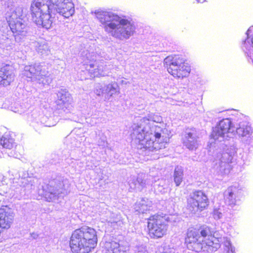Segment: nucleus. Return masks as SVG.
I'll list each match as a JSON object with an SVG mask.
<instances>
[{
	"mask_svg": "<svg viewBox=\"0 0 253 253\" xmlns=\"http://www.w3.org/2000/svg\"><path fill=\"white\" fill-rule=\"evenodd\" d=\"M135 253H147L146 247L143 246L137 247Z\"/></svg>",
	"mask_w": 253,
	"mask_h": 253,
	"instance_id": "473e14b6",
	"label": "nucleus"
},
{
	"mask_svg": "<svg viewBox=\"0 0 253 253\" xmlns=\"http://www.w3.org/2000/svg\"><path fill=\"white\" fill-rule=\"evenodd\" d=\"M212 215L215 219H220L222 216V210L220 209H214L212 212Z\"/></svg>",
	"mask_w": 253,
	"mask_h": 253,
	"instance_id": "7c9ffc66",
	"label": "nucleus"
},
{
	"mask_svg": "<svg viewBox=\"0 0 253 253\" xmlns=\"http://www.w3.org/2000/svg\"><path fill=\"white\" fill-rule=\"evenodd\" d=\"M162 253H174V251L172 249H164V251Z\"/></svg>",
	"mask_w": 253,
	"mask_h": 253,
	"instance_id": "f704fd0d",
	"label": "nucleus"
},
{
	"mask_svg": "<svg viewBox=\"0 0 253 253\" xmlns=\"http://www.w3.org/2000/svg\"><path fill=\"white\" fill-rule=\"evenodd\" d=\"M225 203L229 206L233 207L237 204L242 196V192L238 187L232 186L229 187L224 192Z\"/></svg>",
	"mask_w": 253,
	"mask_h": 253,
	"instance_id": "dca6fc26",
	"label": "nucleus"
},
{
	"mask_svg": "<svg viewBox=\"0 0 253 253\" xmlns=\"http://www.w3.org/2000/svg\"><path fill=\"white\" fill-rule=\"evenodd\" d=\"M14 218L11 210L6 207L0 209V228L8 229L10 228Z\"/></svg>",
	"mask_w": 253,
	"mask_h": 253,
	"instance_id": "a211bd4d",
	"label": "nucleus"
},
{
	"mask_svg": "<svg viewBox=\"0 0 253 253\" xmlns=\"http://www.w3.org/2000/svg\"><path fill=\"white\" fill-rule=\"evenodd\" d=\"M58 103L63 105L65 108L69 107L72 102V98L68 92L65 90H61L57 93Z\"/></svg>",
	"mask_w": 253,
	"mask_h": 253,
	"instance_id": "5701e85b",
	"label": "nucleus"
},
{
	"mask_svg": "<svg viewBox=\"0 0 253 253\" xmlns=\"http://www.w3.org/2000/svg\"><path fill=\"white\" fill-rule=\"evenodd\" d=\"M142 175H139L137 177L134 176L130 177L128 184L129 186V189L131 191L137 190L139 191L142 190L147 185L152 184L151 177H149L145 178Z\"/></svg>",
	"mask_w": 253,
	"mask_h": 253,
	"instance_id": "2eb2a0df",
	"label": "nucleus"
},
{
	"mask_svg": "<svg viewBox=\"0 0 253 253\" xmlns=\"http://www.w3.org/2000/svg\"><path fill=\"white\" fill-rule=\"evenodd\" d=\"M22 180V184L24 187L32 188L33 182L31 178H23Z\"/></svg>",
	"mask_w": 253,
	"mask_h": 253,
	"instance_id": "c756f323",
	"label": "nucleus"
},
{
	"mask_svg": "<svg viewBox=\"0 0 253 253\" xmlns=\"http://www.w3.org/2000/svg\"><path fill=\"white\" fill-rule=\"evenodd\" d=\"M12 111L15 113L21 114L26 111V109L17 104H16L14 107H12Z\"/></svg>",
	"mask_w": 253,
	"mask_h": 253,
	"instance_id": "c85d7f7f",
	"label": "nucleus"
},
{
	"mask_svg": "<svg viewBox=\"0 0 253 253\" xmlns=\"http://www.w3.org/2000/svg\"><path fill=\"white\" fill-rule=\"evenodd\" d=\"M236 132L242 142L249 144L252 139L253 132V128L249 123L246 121H242L237 124Z\"/></svg>",
	"mask_w": 253,
	"mask_h": 253,
	"instance_id": "4468645a",
	"label": "nucleus"
},
{
	"mask_svg": "<svg viewBox=\"0 0 253 253\" xmlns=\"http://www.w3.org/2000/svg\"><path fill=\"white\" fill-rule=\"evenodd\" d=\"M92 13L103 25L104 31L116 39L126 40L135 33V26L132 22L112 12L98 9Z\"/></svg>",
	"mask_w": 253,
	"mask_h": 253,
	"instance_id": "20e7f679",
	"label": "nucleus"
},
{
	"mask_svg": "<svg viewBox=\"0 0 253 253\" xmlns=\"http://www.w3.org/2000/svg\"><path fill=\"white\" fill-rule=\"evenodd\" d=\"M235 127L229 119L221 120L213 128L211 134V137L215 141H222L228 137H232L235 134Z\"/></svg>",
	"mask_w": 253,
	"mask_h": 253,
	"instance_id": "9b49d317",
	"label": "nucleus"
},
{
	"mask_svg": "<svg viewBox=\"0 0 253 253\" xmlns=\"http://www.w3.org/2000/svg\"><path fill=\"white\" fill-rule=\"evenodd\" d=\"M168 72L174 77L183 78L188 76L191 69L184 59L178 55L169 56L164 59Z\"/></svg>",
	"mask_w": 253,
	"mask_h": 253,
	"instance_id": "6e6552de",
	"label": "nucleus"
},
{
	"mask_svg": "<svg viewBox=\"0 0 253 253\" xmlns=\"http://www.w3.org/2000/svg\"><path fill=\"white\" fill-rule=\"evenodd\" d=\"M35 49L42 54H46L48 51V46L44 41L36 42H34Z\"/></svg>",
	"mask_w": 253,
	"mask_h": 253,
	"instance_id": "bb28decb",
	"label": "nucleus"
},
{
	"mask_svg": "<svg viewBox=\"0 0 253 253\" xmlns=\"http://www.w3.org/2000/svg\"><path fill=\"white\" fill-rule=\"evenodd\" d=\"M236 153V148L234 147H231L226 152L223 153L219 161L230 164L232 162L234 155Z\"/></svg>",
	"mask_w": 253,
	"mask_h": 253,
	"instance_id": "393cba45",
	"label": "nucleus"
},
{
	"mask_svg": "<svg viewBox=\"0 0 253 253\" xmlns=\"http://www.w3.org/2000/svg\"><path fill=\"white\" fill-rule=\"evenodd\" d=\"M183 176V169L181 167L177 166L174 171V181L177 186L180 185Z\"/></svg>",
	"mask_w": 253,
	"mask_h": 253,
	"instance_id": "a878e982",
	"label": "nucleus"
},
{
	"mask_svg": "<svg viewBox=\"0 0 253 253\" xmlns=\"http://www.w3.org/2000/svg\"><path fill=\"white\" fill-rule=\"evenodd\" d=\"M82 60L91 77H99L108 75L111 69V65L103 60L96 61V55L94 52L87 50L81 53Z\"/></svg>",
	"mask_w": 253,
	"mask_h": 253,
	"instance_id": "0eeeda50",
	"label": "nucleus"
},
{
	"mask_svg": "<svg viewBox=\"0 0 253 253\" xmlns=\"http://www.w3.org/2000/svg\"><path fill=\"white\" fill-rule=\"evenodd\" d=\"M94 93L98 96L104 95L105 99L109 100L114 95L118 94L120 89L117 84L115 82L106 85L97 84Z\"/></svg>",
	"mask_w": 253,
	"mask_h": 253,
	"instance_id": "ddd939ff",
	"label": "nucleus"
},
{
	"mask_svg": "<svg viewBox=\"0 0 253 253\" xmlns=\"http://www.w3.org/2000/svg\"><path fill=\"white\" fill-rule=\"evenodd\" d=\"M30 10L32 20L37 25L48 29L53 23L50 12L57 13L68 18L75 13V6L72 0H33Z\"/></svg>",
	"mask_w": 253,
	"mask_h": 253,
	"instance_id": "f03ea898",
	"label": "nucleus"
},
{
	"mask_svg": "<svg viewBox=\"0 0 253 253\" xmlns=\"http://www.w3.org/2000/svg\"><path fill=\"white\" fill-rule=\"evenodd\" d=\"M253 27H250V28L248 29V31H247V35H248V36H249V34H250V32L253 30Z\"/></svg>",
	"mask_w": 253,
	"mask_h": 253,
	"instance_id": "c9c22d12",
	"label": "nucleus"
},
{
	"mask_svg": "<svg viewBox=\"0 0 253 253\" xmlns=\"http://www.w3.org/2000/svg\"><path fill=\"white\" fill-rule=\"evenodd\" d=\"M152 202L148 199L142 198L138 201L135 206L134 209L139 213H144L151 210Z\"/></svg>",
	"mask_w": 253,
	"mask_h": 253,
	"instance_id": "aec40b11",
	"label": "nucleus"
},
{
	"mask_svg": "<svg viewBox=\"0 0 253 253\" xmlns=\"http://www.w3.org/2000/svg\"><path fill=\"white\" fill-rule=\"evenodd\" d=\"M157 183L154 185L155 190L161 193H165L167 189L165 181L163 179H160L158 181Z\"/></svg>",
	"mask_w": 253,
	"mask_h": 253,
	"instance_id": "cd10ccee",
	"label": "nucleus"
},
{
	"mask_svg": "<svg viewBox=\"0 0 253 253\" xmlns=\"http://www.w3.org/2000/svg\"><path fill=\"white\" fill-rule=\"evenodd\" d=\"M104 247L106 249L105 253H125V251L124 247L120 246L119 243L112 241L111 242H106L105 243Z\"/></svg>",
	"mask_w": 253,
	"mask_h": 253,
	"instance_id": "4be33fe9",
	"label": "nucleus"
},
{
	"mask_svg": "<svg viewBox=\"0 0 253 253\" xmlns=\"http://www.w3.org/2000/svg\"><path fill=\"white\" fill-rule=\"evenodd\" d=\"M24 75L31 81L37 82L43 85L49 84L51 81L48 76V72L45 66L40 64L26 66L24 68Z\"/></svg>",
	"mask_w": 253,
	"mask_h": 253,
	"instance_id": "1a4fd4ad",
	"label": "nucleus"
},
{
	"mask_svg": "<svg viewBox=\"0 0 253 253\" xmlns=\"http://www.w3.org/2000/svg\"><path fill=\"white\" fill-rule=\"evenodd\" d=\"M197 0V2H198V3L203 2V1H205V0H203V1H200V0Z\"/></svg>",
	"mask_w": 253,
	"mask_h": 253,
	"instance_id": "e433bc0d",
	"label": "nucleus"
},
{
	"mask_svg": "<svg viewBox=\"0 0 253 253\" xmlns=\"http://www.w3.org/2000/svg\"><path fill=\"white\" fill-rule=\"evenodd\" d=\"M168 228L166 217L153 216L148 222V234L151 238L158 239L165 235Z\"/></svg>",
	"mask_w": 253,
	"mask_h": 253,
	"instance_id": "9d476101",
	"label": "nucleus"
},
{
	"mask_svg": "<svg viewBox=\"0 0 253 253\" xmlns=\"http://www.w3.org/2000/svg\"><path fill=\"white\" fill-rule=\"evenodd\" d=\"M5 44L4 45H3V46L7 48H11V47H12V43H11V40L7 38H6V39H5V42H4ZM3 44H4V43H2Z\"/></svg>",
	"mask_w": 253,
	"mask_h": 253,
	"instance_id": "72a5a7b5",
	"label": "nucleus"
},
{
	"mask_svg": "<svg viewBox=\"0 0 253 253\" xmlns=\"http://www.w3.org/2000/svg\"><path fill=\"white\" fill-rule=\"evenodd\" d=\"M162 122L161 116L150 114L132 125L131 137L138 143V148L143 154H158L160 150L166 147L170 131Z\"/></svg>",
	"mask_w": 253,
	"mask_h": 253,
	"instance_id": "f257e3e1",
	"label": "nucleus"
},
{
	"mask_svg": "<svg viewBox=\"0 0 253 253\" xmlns=\"http://www.w3.org/2000/svg\"><path fill=\"white\" fill-rule=\"evenodd\" d=\"M97 243L96 230L84 226L74 231L70 244L73 253H89L94 249Z\"/></svg>",
	"mask_w": 253,
	"mask_h": 253,
	"instance_id": "39448f33",
	"label": "nucleus"
},
{
	"mask_svg": "<svg viewBox=\"0 0 253 253\" xmlns=\"http://www.w3.org/2000/svg\"><path fill=\"white\" fill-rule=\"evenodd\" d=\"M214 169V173L216 175L222 177L229 173L231 170V166L228 163L219 161L215 163Z\"/></svg>",
	"mask_w": 253,
	"mask_h": 253,
	"instance_id": "412c9836",
	"label": "nucleus"
},
{
	"mask_svg": "<svg viewBox=\"0 0 253 253\" xmlns=\"http://www.w3.org/2000/svg\"><path fill=\"white\" fill-rule=\"evenodd\" d=\"M210 229L208 227L202 228L199 230L195 229H189L185 243L189 250L199 252L201 250L216 251L220 247V242H223L224 251L226 253H235V248L227 238L215 237L214 235L210 234Z\"/></svg>",
	"mask_w": 253,
	"mask_h": 253,
	"instance_id": "7ed1b4c3",
	"label": "nucleus"
},
{
	"mask_svg": "<svg viewBox=\"0 0 253 253\" xmlns=\"http://www.w3.org/2000/svg\"><path fill=\"white\" fill-rule=\"evenodd\" d=\"M0 144L3 148L12 149L16 146L14 139L9 134H4L0 139Z\"/></svg>",
	"mask_w": 253,
	"mask_h": 253,
	"instance_id": "b1692460",
	"label": "nucleus"
},
{
	"mask_svg": "<svg viewBox=\"0 0 253 253\" xmlns=\"http://www.w3.org/2000/svg\"><path fill=\"white\" fill-rule=\"evenodd\" d=\"M14 79V74L11 67L5 65L0 69V84L7 86L12 83Z\"/></svg>",
	"mask_w": 253,
	"mask_h": 253,
	"instance_id": "6ab92c4d",
	"label": "nucleus"
},
{
	"mask_svg": "<svg viewBox=\"0 0 253 253\" xmlns=\"http://www.w3.org/2000/svg\"><path fill=\"white\" fill-rule=\"evenodd\" d=\"M183 144L189 150H193L197 148L198 136L195 129H187L186 130Z\"/></svg>",
	"mask_w": 253,
	"mask_h": 253,
	"instance_id": "f3484780",
	"label": "nucleus"
},
{
	"mask_svg": "<svg viewBox=\"0 0 253 253\" xmlns=\"http://www.w3.org/2000/svg\"><path fill=\"white\" fill-rule=\"evenodd\" d=\"M5 15L15 41L22 42L27 33V22L23 7L9 3Z\"/></svg>",
	"mask_w": 253,
	"mask_h": 253,
	"instance_id": "423d86ee",
	"label": "nucleus"
},
{
	"mask_svg": "<svg viewBox=\"0 0 253 253\" xmlns=\"http://www.w3.org/2000/svg\"><path fill=\"white\" fill-rule=\"evenodd\" d=\"M207 196L201 191H197L190 194L187 199V209L195 213L203 211L208 205Z\"/></svg>",
	"mask_w": 253,
	"mask_h": 253,
	"instance_id": "f8f14e48",
	"label": "nucleus"
},
{
	"mask_svg": "<svg viewBox=\"0 0 253 253\" xmlns=\"http://www.w3.org/2000/svg\"><path fill=\"white\" fill-rule=\"evenodd\" d=\"M113 222L117 223V220H113Z\"/></svg>",
	"mask_w": 253,
	"mask_h": 253,
	"instance_id": "4c0bfd02",
	"label": "nucleus"
},
{
	"mask_svg": "<svg viewBox=\"0 0 253 253\" xmlns=\"http://www.w3.org/2000/svg\"><path fill=\"white\" fill-rule=\"evenodd\" d=\"M166 218L167 219V223L168 221L175 223L176 222H178L180 220V218L177 215H170Z\"/></svg>",
	"mask_w": 253,
	"mask_h": 253,
	"instance_id": "2f4dec72",
	"label": "nucleus"
}]
</instances>
